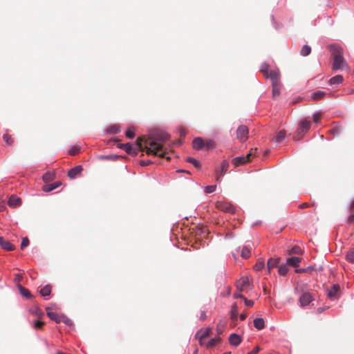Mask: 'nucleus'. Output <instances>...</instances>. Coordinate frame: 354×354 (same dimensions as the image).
<instances>
[{"mask_svg": "<svg viewBox=\"0 0 354 354\" xmlns=\"http://www.w3.org/2000/svg\"><path fill=\"white\" fill-rule=\"evenodd\" d=\"M169 138L170 136L166 133H161L148 138L140 137L137 140V146L140 151H145L147 155L153 154L169 160L170 157L166 156L167 152L163 149V143L169 140Z\"/></svg>", "mask_w": 354, "mask_h": 354, "instance_id": "f257e3e1", "label": "nucleus"}, {"mask_svg": "<svg viewBox=\"0 0 354 354\" xmlns=\"http://www.w3.org/2000/svg\"><path fill=\"white\" fill-rule=\"evenodd\" d=\"M331 53L333 62L332 68L334 71L344 70L348 68V64L344 58V49L339 44H331L328 46Z\"/></svg>", "mask_w": 354, "mask_h": 354, "instance_id": "f03ea898", "label": "nucleus"}, {"mask_svg": "<svg viewBox=\"0 0 354 354\" xmlns=\"http://www.w3.org/2000/svg\"><path fill=\"white\" fill-rule=\"evenodd\" d=\"M271 82L272 85V96L274 99H277L280 95L281 84L280 82L281 74L274 72L271 75Z\"/></svg>", "mask_w": 354, "mask_h": 354, "instance_id": "7ed1b4c3", "label": "nucleus"}, {"mask_svg": "<svg viewBox=\"0 0 354 354\" xmlns=\"http://www.w3.org/2000/svg\"><path fill=\"white\" fill-rule=\"evenodd\" d=\"M310 122L307 120H302L299 124V127L296 131V132L294 134L293 138L295 140H301L304 134L308 131V129L310 127Z\"/></svg>", "mask_w": 354, "mask_h": 354, "instance_id": "20e7f679", "label": "nucleus"}, {"mask_svg": "<svg viewBox=\"0 0 354 354\" xmlns=\"http://www.w3.org/2000/svg\"><path fill=\"white\" fill-rule=\"evenodd\" d=\"M236 290L239 292H248L252 288V284L248 277H241L236 283Z\"/></svg>", "mask_w": 354, "mask_h": 354, "instance_id": "39448f33", "label": "nucleus"}, {"mask_svg": "<svg viewBox=\"0 0 354 354\" xmlns=\"http://www.w3.org/2000/svg\"><path fill=\"white\" fill-rule=\"evenodd\" d=\"M216 207L218 210L226 213L234 214L236 212V207L227 201H218L216 203Z\"/></svg>", "mask_w": 354, "mask_h": 354, "instance_id": "423d86ee", "label": "nucleus"}, {"mask_svg": "<svg viewBox=\"0 0 354 354\" xmlns=\"http://www.w3.org/2000/svg\"><path fill=\"white\" fill-rule=\"evenodd\" d=\"M249 130L245 125H241L236 130V138L241 142H245L248 138Z\"/></svg>", "mask_w": 354, "mask_h": 354, "instance_id": "0eeeda50", "label": "nucleus"}, {"mask_svg": "<svg viewBox=\"0 0 354 354\" xmlns=\"http://www.w3.org/2000/svg\"><path fill=\"white\" fill-rule=\"evenodd\" d=\"M229 162L227 160H224L221 162L220 169H217L216 170V180L218 181L219 178L225 175L226 172L227 171L228 167H229Z\"/></svg>", "mask_w": 354, "mask_h": 354, "instance_id": "6e6552de", "label": "nucleus"}, {"mask_svg": "<svg viewBox=\"0 0 354 354\" xmlns=\"http://www.w3.org/2000/svg\"><path fill=\"white\" fill-rule=\"evenodd\" d=\"M260 71L263 73V75H264L265 77L269 78L270 80H271V77H272L271 75L274 72H276L278 74H280V72H279V69L270 71V66L267 63H263L261 64Z\"/></svg>", "mask_w": 354, "mask_h": 354, "instance_id": "1a4fd4ad", "label": "nucleus"}, {"mask_svg": "<svg viewBox=\"0 0 354 354\" xmlns=\"http://www.w3.org/2000/svg\"><path fill=\"white\" fill-rule=\"evenodd\" d=\"M313 301V296L309 292L303 293L299 298V303L301 307L307 306Z\"/></svg>", "mask_w": 354, "mask_h": 354, "instance_id": "9d476101", "label": "nucleus"}, {"mask_svg": "<svg viewBox=\"0 0 354 354\" xmlns=\"http://www.w3.org/2000/svg\"><path fill=\"white\" fill-rule=\"evenodd\" d=\"M339 286L337 284L333 285L330 289L327 292V296L332 300L337 299L339 297Z\"/></svg>", "mask_w": 354, "mask_h": 354, "instance_id": "9b49d317", "label": "nucleus"}, {"mask_svg": "<svg viewBox=\"0 0 354 354\" xmlns=\"http://www.w3.org/2000/svg\"><path fill=\"white\" fill-rule=\"evenodd\" d=\"M136 148H133L130 143L122 144L120 147L123 149L128 154H137L138 150H140L136 143Z\"/></svg>", "mask_w": 354, "mask_h": 354, "instance_id": "f8f14e48", "label": "nucleus"}, {"mask_svg": "<svg viewBox=\"0 0 354 354\" xmlns=\"http://www.w3.org/2000/svg\"><path fill=\"white\" fill-rule=\"evenodd\" d=\"M253 247V243L250 241L246 245H244L241 248V256L244 259H248L250 257L251 250Z\"/></svg>", "mask_w": 354, "mask_h": 354, "instance_id": "ddd939ff", "label": "nucleus"}, {"mask_svg": "<svg viewBox=\"0 0 354 354\" xmlns=\"http://www.w3.org/2000/svg\"><path fill=\"white\" fill-rule=\"evenodd\" d=\"M211 333H212V329L210 328L201 329L196 333L195 337L196 339H205V338L209 337Z\"/></svg>", "mask_w": 354, "mask_h": 354, "instance_id": "4468645a", "label": "nucleus"}, {"mask_svg": "<svg viewBox=\"0 0 354 354\" xmlns=\"http://www.w3.org/2000/svg\"><path fill=\"white\" fill-rule=\"evenodd\" d=\"M83 170V168L81 165H78V166H76L72 169H71L68 171V176L71 178V179H73L75 178L77 176H78L79 174H80V173Z\"/></svg>", "mask_w": 354, "mask_h": 354, "instance_id": "2eb2a0df", "label": "nucleus"}, {"mask_svg": "<svg viewBox=\"0 0 354 354\" xmlns=\"http://www.w3.org/2000/svg\"><path fill=\"white\" fill-rule=\"evenodd\" d=\"M246 162H248V157H245V156L236 157L232 160V163L235 167L245 164Z\"/></svg>", "mask_w": 354, "mask_h": 354, "instance_id": "dca6fc26", "label": "nucleus"}, {"mask_svg": "<svg viewBox=\"0 0 354 354\" xmlns=\"http://www.w3.org/2000/svg\"><path fill=\"white\" fill-rule=\"evenodd\" d=\"M301 261V259L300 257H288L286 259V263H287V265H288L290 266L297 268L299 266Z\"/></svg>", "mask_w": 354, "mask_h": 354, "instance_id": "f3484780", "label": "nucleus"}, {"mask_svg": "<svg viewBox=\"0 0 354 354\" xmlns=\"http://www.w3.org/2000/svg\"><path fill=\"white\" fill-rule=\"evenodd\" d=\"M0 245L1 248L6 251H12L15 249V246L8 241H6L3 237L0 236Z\"/></svg>", "mask_w": 354, "mask_h": 354, "instance_id": "a211bd4d", "label": "nucleus"}, {"mask_svg": "<svg viewBox=\"0 0 354 354\" xmlns=\"http://www.w3.org/2000/svg\"><path fill=\"white\" fill-rule=\"evenodd\" d=\"M229 342L231 345L237 346L241 342V338L237 334L233 333V334L230 335V336L229 337Z\"/></svg>", "mask_w": 354, "mask_h": 354, "instance_id": "6ab92c4d", "label": "nucleus"}, {"mask_svg": "<svg viewBox=\"0 0 354 354\" xmlns=\"http://www.w3.org/2000/svg\"><path fill=\"white\" fill-rule=\"evenodd\" d=\"M192 146L195 149H202L205 148V141L201 138H196L193 140Z\"/></svg>", "mask_w": 354, "mask_h": 354, "instance_id": "aec40b11", "label": "nucleus"}, {"mask_svg": "<svg viewBox=\"0 0 354 354\" xmlns=\"http://www.w3.org/2000/svg\"><path fill=\"white\" fill-rule=\"evenodd\" d=\"M279 263V259L270 258L267 262V268L268 272L270 273L271 270L278 266Z\"/></svg>", "mask_w": 354, "mask_h": 354, "instance_id": "412c9836", "label": "nucleus"}, {"mask_svg": "<svg viewBox=\"0 0 354 354\" xmlns=\"http://www.w3.org/2000/svg\"><path fill=\"white\" fill-rule=\"evenodd\" d=\"M8 204L11 207H15L21 204V199L15 196H11L8 201Z\"/></svg>", "mask_w": 354, "mask_h": 354, "instance_id": "4be33fe9", "label": "nucleus"}, {"mask_svg": "<svg viewBox=\"0 0 354 354\" xmlns=\"http://www.w3.org/2000/svg\"><path fill=\"white\" fill-rule=\"evenodd\" d=\"M254 326L258 330H262L265 327V322L262 318H256L254 320Z\"/></svg>", "mask_w": 354, "mask_h": 354, "instance_id": "5701e85b", "label": "nucleus"}, {"mask_svg": "<svg viewBox=\"0 0 354 354\" xmlns=\"http://www.w3.org/2000/svg\"><path fill=\"white\" fill-rule=\"evenodd\" d=\"M18 288L20 291V293L26 298L29 299L32 297V295L30 292V291L28 289L23 287L21 284L18 285Z\"/></svg>", "mask_w": 354, "mask_h": 354, "instance_id": "b1692460", "label": "nucleus"}, {"mask_svg": "<svg viewBox=\"0 0 354 354\" xmlns=\"http://www.w3.org/2000/svg\"><path fill=\"white\" fill-rule=\"evenodd\" d=\"M51 290H52L51 286L46 285L44 287H43L42 288H41L39 292L41 296L46 297V296H48L50 295Z\"/></svg>", "mask_w": 354, "mask_h": 354, "instance_id": "393cba45", "label": "nucleus"}, {"mask_svg": "<svg viewBox=\"0 0 354 354\" xmlns=\"http://www.w3.org/2000/svg\"><path fill=\"white\" fill-rule=\"evenodd\" d=\"M343 81V77L340 75H337L336 76H334L331 77L329 80V84H339Z\"/></svg>", "mask_w": 354, "mask_h": 354, "instance_id": "a878e982", "label": "nucleus"}, {"mask_svg": "<svg viewBox=\"0 0 354 354\" xmlns=\"http://www.w3.org/2000/svg\"><path fill=\"white\" fill-rule=\"evenodd\" d=\"M47 315L50 319L54 320L56 323H59L62 322L59 316L55 312L47 311Z\"/></svg>", "mask_w": 354, "mask_h": 354, "instance_id": "bb28decb", "label": "nucleus"}, {"mask_svg": "<svg viewBox=\"0 0 354 354\" xmlns=\"http://www.w3.org/2000/svg\"><path fill=\"white\" fill-rule=\"evenodd\" d=\"M285 137L286 131L284 130H281L277 133L274 138V140L277 142H281L285 139Z\"/></svg>", "mask_w": 354, "mask_h": 354, "instance_id": "cd10ccee", "label": "nucleus"}, {"mask_svg": "<svg viewBox=\"0 0 354 354\" xmlns=\"http://www.w3.org/2000/svg\"><path fill=\"white\" fill-rule=\"evenodd\" d=\"M326 93L323 91H317L312 94V98L314 100H321L324 95Z\"/></svg>", "mask_w": 354, "mask_h": 354, "instance_id": "c85d7f7f", "label": "nucleus"}, {"mask_svg": "<svg viewBox=\"0 0 354 354\" xmlns=\"http://www.w3.org/2000/svg\"><path fill=\"white\" fill-rule=\"evenodd\" d=\"M238 306L236 304H234L232 306V311H231V318L234 320L236 319L238 317Z\"/></svg>", "mask_w": 354, "mask_h": 354, "instance_id": "c756f323", "label": "nucleus"}, {"mask_svg": "<svg viewBox=\"0 0 354 354\" xmlns=\"http://www.w3.org/2000/svg\"><path fill=\"white\" fill-rule=\"evenodd\" d=\"M221 341V339L220 337H214L211 339L207 344L206 346L207 348H212L214 347L217 343L220 342Z\"/></svg>", "mask_w": 354, "mask_h": 354, "instance_id": "7c9ffc66", "label": "nucleus"}, {"mask_svg": "<svg viewBox=\"0 0 354 354\" xmlns=\"http://www.w3.org/2000/svg\"><path fill=\"white\" fill-rule=\"evenodd\" d=\"M44 182H50L52 181L55 178V174L52 172H46L44 174L42 177Z\"/></svg>", "mask_w": 354, "mask_h": 354, "instance_id": "2f4dec72", "label": "nucleus"}, {"mask_svg": "<svg viewBox=\"0 0 354 354\" xmlns=\"http://www.w3.org/2000/svg\"><path fill=\"white\" fill-rule=\"evenodd\" d=\"M288 265H287L286 263L284 265H281L279 267V270H278L279 274L282 276L286 275L288 272Z\"/></svg>", "mask_w": 354, "mask_h": 354, "instance_id": "473e14b6", "label": "nucleus"}, {"mask_svg": "<svg viewBox=\"0 0 354 354\" xmlns=\"http://www.w3.org/2000/svg\"><path fill=\"white\" fill-rule=\"evenodd\" d=\"M310 52H311L310 46L308 45H304L301 48L300 53L302 56H307V55H310Z\"/></svg>", "mask_w": 354, "mask_h": 354, "instance_id": "72a5a7b5", "label": "nucleus"}, {"mask_svg": "<svg viewBox=\"0 0 354 354\" xmlns=\"http://www.w3.org/2000/svg\"><path fill=\"white\" fill-rule=\"evenodd\" d=\"M186 161L189 162V163H192L194 165V166L196 168H200L201 167V165L199 161H198L197 160H196L195 158H192V157H189L186 159Z\"/></svg>", "mask_w": 354, "mask_h": 354, "instance_id": "f704fd0d", "label": "nucleus"}, {"mask_svg": "<svg viewBox=\"0 0 354 354\" xmlns=\"http://www.w3.org/2000/svg\"><path fill=\"white\" fill-rule=\"evenodd\" d=\"M346 258L348 262L354 263V248L347 252Z\"/></svg>", "mask_w": 354, "mask_h": 354, "instance_id": "c9c22d12", "label": "nucleus"}, {"mask_svg": "<svg viewBox=\"0 0 354 354\" xmlns=\"http://www.w3.org/2000/svg\"><path fill=\"white\" fill-rule=\"evenodd\" d=\"M265 266L264 261L261 259H259L254 266V268L257 271L261 270Z\"/></svg>", "mask_w": 354, "mask_h": 354, "instance_id": "e433bc0d", "label": "nucleus"}, {"mask_svg": "<svg viewBox=\"0 0 354 354\" xmlns=\"http://www.w3.org/2000/svg\"><path fill=\"white\" fill-rule=\"evenodd\" d=\"M3 139L8 145H12L14 142V139L8 134L3 135Z\"/></svg>", "mask_w": 354, "mask_h": 354, "instance_id": "4c0bfd02", "label": "nucleus"}, {"mask_svg": "<svg viewBox=\"0 0 354 354\" xmlns=\"http://www.w3.org/2000/svg\"><path fill=\"white\" fill-rule=\"evenodd\" d=\"M80 151V147H77V146L71 147L68 151V153L71 156H75V155H77V153H79Z\"/></svg>", "mask_w": 354, "mask_h": 354, "instance_id": "58836bf2", "label": "nucleus"}, {"mask_svg": "<svg viewBox=\"0 0 354 354\" xmlns=\"http://www.w3.org/2000/svg\"><path fill=\"white\" fill-rule=\"evenodd\" d=\"M302 252V250L300 248V247L299 246H294L293 248H292V249L288 252V254L290 255L292 254H301Z\"/></svg>", "mask_w": 354, "mask_h": 354, "instance_id": "ea45409f", "label": "nucleus"}, {"mask_svg": "<svg viewBox=\"0 0 354 354\" xmlns=\"http://www.w3.org/2000/svg\"><path fill=\"white\" fill-rule=\"evenodd\" d=\"M257 149H251L249 153L245 156V157H248V162L251 161L252 158L256 156Z\"/></svg>", "mask_w": 354, "mask_h": 354, "instance_id": "a19ab883", "label": "nucleus"}, {"mask_svg": "<svg viewBox=\"0 0 354 354\" xmlns=\"http://www.w3.org/2000/svg\"><path fill=\"white\" fill-rule=\"evenodd\" d=\"M215 147V142L213 140H207L205 142V148L209 149H213Z\"/></svg>", "mask_w": 354, "mask_h": 354, "instance_id": "79ce46f5", "label": "nucleus"}, {"mask_svg": "<svg viewBox=\"0 0 354 354\" xmlns=\"http://www.w3.org/2000/svg\"><path fill=\"white\" fill-rule=\"evenodd\" d=\"M216 185H208L205 187V193L210 194L214 192L216 190Z\"/></svg>", "mask_w": 354, "mask_h": 354, "instance_id": "37998d69", "label": "nucleus"}, {"mask_svg": "<svg viewBox=\"0 0 354 354\" xmlns=\"http://www.w3.org/2000/svg\"><path fill=\"white\" fill-rule=\"evenodd\" d=\"M126 136L128 138H133L134 136H135V133H134V131L131 129V128H129L127 129V131H126Z\"/></svg>", "mask_w": 354, "mask_h": 354, "instance_id": "c03bdc74", "label": "nucleus"}, {"mask_svg": "<svg viewBox=\"0 0 354 354\" xmlns=\"http://www.w3.org/2000/svg\"><path fill=\"white\" fill-rule=\"evenodd\" d=\"M43 191L46 192H49L54 189L53 185L52 184H47L43 186L42 187Z\"/></svg>", "mask_w": 354, "mask_h": 354, "instance_id": "a18cd8bd", "label": "nucleus"}, {"mask_svg": "<svg viewBox=\"0 0 354 354\" xmlns=\"http://www.w3.org/2000/svg\"><path fill=\"white\" fill-rule=\"evenodd\" d=\"M29 244V240L27 237H24L22 239L21 243V249L24 250L26 247H27Z\"/></svg>", "mask_w": 354, "mask_h": 354, "instance_id": "49530a36", "label": "nucleus"}, {"mask_svg": "<svg viewBox=\"0 0 354 354\" xmlns=\"http://www.w3.org/2000/svg\"><path fill=\"white\" fill-rule=\"evenodd\" d=\"M44 325V322L37 320L34 324V328L36 329H40Z\"/></svg>", "mask_w": 354, "mask_h": 354, "instance_id": "de8ad7c7", "label": "nucleus"}, {"mask_svg": "<svg viewBox=\"0 0 354 354\" xmlns=\"http://www.w3.org/2000/svg\"><path fill=\"white\" fill-rule=\"evenodd\" d=\"M23 279V277L21 274H16L15 275V281L17 283V286L20 284V282Z\"/></svg>", "mask_w": 354, "mask_h": 354, "instance_id": "09e8293b", "label": "nucleus"}, {"mask_svg": "<svg viewBox=\"0 0 354 354\" xmlns=\"http://www.w3.org/2000/svg\"><path fill=\"white\" fill-rule=\"evenodd\" d=\"M322 117V114L320 113H317L313 115V122L317 123L319 122Z\"/></svg>", "mask_w": 354, "mask_h": 354, "instance_id": "8fccbe9b", "label": "nucleus"}, {"mask_svg": "<svg viewBox=\"0 0 354 354\" xmlns=\"http://www.w3.org/2000/svg\"><path fill=\"white\" fill-rule=\"evenodd\" d=\"M339 131L340 130L337 127H335L329 131L330 133L333 135H338L339 133Z\"/></svg>", "mask_w": 354, "mask_h": 354, "instance_id": "3c124183", "label": "nucleus"}, {"mask_svg": "<svg viewBox=\"0 0 354 354\" xmlns=\"http://www.w3.org/2000/svg\"><path fill=\"white\" fill-rule=\"evenodd\" d=\"M244 300V302H245V304L247 306H250V307H252L253 305H254V301H252V300H248L247 298H244L243 299Z\"/></svg>", "mask_w": 354, "mask_h": 354, "instance_id": "603ef678", "label": "nucleus"}, {"mask_svg": "<svg viewBox=\"0 0 354 354\" xmlns=\"http://www.w3.org/2000/svg\"><path fill=\"white\" fill-rule=\"evenodd\" d=\"M310 270H311V268L308 267L306 269H305V268L296 269L295 272H297V273H301V272H309Z\"/></svg>", "mask_w": 354, "mask_h": 354, "instance_id": "864d4df0", "label": "nucleus"}, {"mask_svg": "<svg viewBox=\"0 0 354 354\" xmlns=\"http://www.w3.org/2000/svg\"><path fill=\"white\" fill-rule=\"evenodd\" d=\"M241 292H239V291L234 292V295H233V297L234 299L241 298V299H243L245 298V297L243 295H241Z\"/></svg>", "mask_w": 354, "mask_h": 354, "instance_id": "5fc2aeb1", "label": "nucleus"}, {"mask_svg": "<svg viewBox=\"0 0 354 354\" xmlns=\"http://www.w3.org/2000/svg\"><path fill=\"white\" fill-rule=\"evenodd\" d=\"M348 222L349 223H354V212H352L351 215L348 216Z\"/></svg>", "mask_w": 354, "mask_h": 354, "instance_id": "6e6d98bb", "label": "nucleus"}, {"mask_svg": "<svg viewBox=\"0 0 354 354\" xmlns=\"http://www.w3.org/2000/svg\"><path fill=\"white\" fill-rule=\"evenodd\" d=\"M206 318H207V315H206L205 312V311H201V315H200V317H199L200 320L204 321V320L206 319Z\"/></svg>", "mask_w": 354, "mask_h": 354, "instance_id": "4d7b16f0", "label": "nucleus"}, {"mask_svg": "<svg viewBox=\"0 0 354 354\" xmlns=\"http://www.w3.org/2000/svg\"><path fill=\"white\" fill-rule=\"evenodd\" d=\"M151 163V162L150 160H147V161H145V160H141L140 164V165L142 166H147V165H149Z\"/></svg>", "mask_w": 354, "mask_h": 354, "instance_id": "13d9d810", "label": "nucleus"}, {"mask_svg": "<svg viewBox=\"0 0 354 354\" xmlns=\"http://www.w3.org/2000/svg\"><path fill=\"white\" fill-rule=\"evenodd\" d=\"M310 206V204L308 203H303L301 205H299V207L301 209L307 208V207H309Z\"/></svg>", "mask_w": 354, "mask_h": 354, "instance_id": "bf43d9fd", "label": "nucleus"}, {"mask_svg": "<svg viewBox=\"0 0 354 354\" xmlns=\"http://www.w3.org/2000/svg\"><path fill=\"white\" fill-rule=\"evenodd\" d=\"M260 351V348L257 346L255 347L252 351L248 353V354H256Z\"/></svg>", "mask_w": 354, "mask_h": 354, "instance_id": "052dcab7", "label": "nucleus"}, {"mask_svg": "<svg viewBox=\"0 0 354 354\" xmlns=\"http://www.w3.org/2000/svg\"><path fill=\"white\" fill-rule=\"evenodd\" d=\"M198 339V342H199V344L201 346L206 345V344L205 342V339Z\"/></svg>", "mask_w": 354, "mask_h": 354, "instance_id": "680f3d73", "label": "nucleus"}, {"mask_svg": "<svg viewBox=\"0 0 354 354\" xmlns=\"http://www.w3.org/2000/svg\"><path fill=\"white\" fill-rule=\"evenodd\" d=\"M52 185H53V187H54V189H56L57 187H58L59 186L61 185V183L56 182V183H52Z\"/></svg>", "mask_w": 354, "mask_h": 354, "instance_id": "e2e57ef3", "label": "nucleus"}, {"mask_svg": "<svg viewBox=\"0 0 354 354\" xmlns=\"http://www.w3.org/2000/svg\"><path fill=\"white\" fill-rule=\"evenodd\" d=\"M118 130V128L117 127H112L111 128V131L113 133H117Z\"/></svg>", "mask_w": 354, "mask_h": 354, "instance_id": "0e129e2a", "label": "nucleus"}, {"mask_svg": "<svg viewBox=\"0 0 354 354\" xmlns=\"http://www.w3.org/2000/svg\"><path fill=\"white\" fill-rule=\"evenodd\" d=\"M246 317H247V315H246V314H245V313H242V314L240 315V318H241V320H244V319H245Z\"/></svg>", "mask_w": 354, "mask_h": 354, "instance_id": "69168bd1", "label": "nucleus"}, {"mask_svg": "<svg viewBox=\"0 0 354 354\" xmlns=\"http://www.w3.org/2000/svg\"><path fill=\"white\" fill-rule=\"evenodd\" d=\"M62 321L64 322V323H66V324H68L69 322H71V321L68 318H66V317H64V319Z\"/></svg>", "mask_w": 354, "mask_h": 354, "instance_id": "338daca9", "label": "nucleus"}, {"mask_svg": "<svg viewBox=\"0 0 354 354\" xmlns=\"http://www.w3.org/2000/svg\"><path fill=\"white\" fill-rule=\"evenodd\" d=\"M180 134L181 136H184L186 134V131L184 130V129H182L181 131H180Z\"/></svg>", "mask_w": 354, "mask_h": 354, "instance_id": "774afa93", "label": "nucleus"}]
</instances>
